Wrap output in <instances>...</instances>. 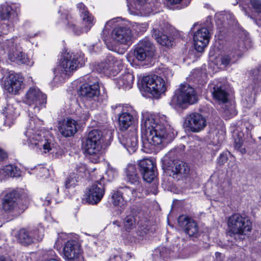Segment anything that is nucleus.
Returning a JSON list of instances; mask_svg holds the SVG:
<instances>
[{
    "label": "nucleus",
    "mask_w": 261,
    "mask_h": 261,
    "mask_svg": "<svg viewBox=\"0 0 261 261\" xmlns=\"http://www.w3.org/2000/svg\"><path fill=\"white\" fill-rule=\"evenodd\" d=\"M141 131L143 150L146 153L154 151L156 146L170 142L174 137L167 117L163 114L143 113Z\"/></svg>",
    "instance_id": "f257e3e1"
},
{
    "label": "nucleus",
    "mask_w": 261,
    "mask_h": 261,
    "mask_svg": "<svg viewBox=\"0 0 261 261\" xmlns=\"http://www.w3.org/2000/svg\"><path fill=\"white\" fill-rule=\"evenodd\" d=\"M29 123L24 132L25 138L22 144L27 145L29 148L41 153L48 152L51 149L50 141L46 138L38 128L42 122L36 116H30Z\"/></svg>",
    "instance_id": "f03ea898"
},
{
    "label": "nucleus",
    "mask_w": 261,
    "mask_h": 261,
    "mask_svg": "<svg viewBox=\"0 0 261 261\" xmlns=\"http://www.w3.org/2000/svg\"><path fill=\"white\" fill-rule=\"evenodd\" d=\"M86 60L82 53L75 54L67 50L63 52L59 64L53 71V83L59 85L64 82L74 71L84 65Z\"/></svg>",
    "instance_id": "7ed1b4c3"
},
{
    "label": "nucleus",
    "mask_w": 261,
    "mask_h": 261,
    "mask_svg": "<svg viewBox=\"0 0 261 261\" xmlns=\"http://www.w3.org/2000/svg\"><path fill=\"white\" fill-rule=\"evenodd\" d=\"M72 234L62 232L58 233L55 243V247L58 248L63 240H67L63 248V255L67 261H84L81 249L76 238L71 239Z\"/></svg>",
    "instance_id": "20e7f679"
},
{
    "label": "nucleus",
    "mask_w": 261,
    "mask_h": 261,
    "mask_svg": "<svg viewBox=\"0 0 261 261\" xmlns=\"http://www.w3.org/2000/svg\"><path fill=\"white\" fill-rule=\"evenodd\" d=\"M102 135L100 130L93 129L90 131L84 144L85 152L89 155L90 161L94 163L102 159L101 147Z\"/></svg>",
    "instance_id": "39448f33"
},
{
    "label": "nucleus",
    "mask_w": 261,
    "mask_h": 261,
    "mask_svg": "<svg viewBox=\"0 0 261 261\" xmlns=\"http://www.w3.org/2000/svg\"><path fill=\"white\" fill-rule=\"evenodd\" d=\"M140 81L142 90L156 98L166 92L168 86L167 81L155 74L143 76Z\"/></svg>",
    "instance_id": "423d86ee"
},
{
    "label": "nucleus",
    "mask_w": 261,
    "mask_h": 261,
    "mask_svg": "<svg viewBox=\"0 0 261 261\" xmlns=\"http://www.w3.org/2000/svg\"><path fill=\"white\" fill-rule=\"evenodd\" d=\"M19 44L20 40L16 36L13 37L5 42L4 47L9 59L12 62H17L29 66H33L34 62L22 51Z\"/></svg>",
    "instance_id": "0eeeda50"
},
{
    "label": "nucleus",
    "mask_w": 261,
    "mask_h": 261,
    "mask_svg": "<svg viewBox=\"0 0 261 261\" xmlns=\"http://www.w3.org/2000/svg\"><path fill=\"white\" fill-rule=\"evenodd\" d=\"M198 97L193 88L188 84L181 85L173 96L171 104L174 106L186 108L188 105L197 102Z\"/></svg>",
    "instance_id": "6e6552de"
},
{
    "label": "nucleus",
    "mask_w": 261,
    "mask_h": 261,
    "mask_svg": "<svg viewBox=\"0 0 261 261\" xmlns=\"http://www.w3.org/2000/svg\"><path fill=\"white\" fill-rule=\"evenodd\" d=\"M227 226L230 235H246L252 229V223L249 218L239 214H234L228 218Z\"/></svg>",
    "instance_id": "1a4fd4ad"
},
{
    "label": "nucleus",
    "mask_w": 261,
    "mask_h": 261,
    "mask_svg": "<svg viewBox=\"0 0 261 261\" xmlns=\"http://www.w3.org/2000/svg\"><path fill=\"white\" fill-rule=\"evenodd\" d=\"M154 54V47L148 38H144L140 40L136 45L133 53L127 55V61L132 64L134 62L133 56L138 61H144L149 60Z\"/></svg>",
    "instance_id": "9d476101"
},
{
    "label": "nucleus",
    "mask_w": 261,
    "mask_h": 261,
    "mask_svg": "<svg viewBox=\"0 0 261 261\" xmlns=\"http://www.w3.org/2000/svg\"><path fill=\"white\" fill-rule=\"evenodd\" d=\"M79 93L84 98L83 103L87 109L93 108L96 102L98 101L100 95L98 82L83 84L80 87Z\"/></svg>",
    "instance_id": "9b49d317"
},
{
    "label": "nucleus",
    "mask_w": 261,
    "mask_h": 261,
    "mask_svg": "<svg viewBox=\"0 0 261 261\" xmlns=\"http://www.w3.org/2000/svg\"><path fill=\"white\" fill-rule=\"evenodd\" d=\"M23 101L34 109V113H37L46 103V95L36 87H31L26 93Z\"/></svg>",
    "instance_id": "f8f14e48"
},
{
    "label": "nucleus",
    "mask_w": 261,
    "mask_h": 261,
    "mask_svg": "<svg viewBox=\"0 0 261 261\" xmlns=\"http://www.w3.org/2000/svg\"><path fill=\"white\" fill-rule=\"evenodd\" d=\"M211 92L213 96L220 104H223L224 115L229 118L237 114L234 107L228 103V93L221 85L213 84L211 85Z\"/></svg>",
    "instance_id": "ddd939ff"
},
{
    "label": "nucleus",
    "mask_w": 261,
    "mask_h": 261,
    "mask_svg": "<svg viewBox=\"0 0 261 261\" xmlns=\"http://www.w3.org/2000/svg\"><path fill=\"white\" fill-rule=\"evenodd\" d=\"M115 111H121L122 113L119 116L118 121L120 129L125 130L129 127L135 128L133 126L135 122V117L137 112L130 106H121L120 105L112 107Z\"/></svg>",
    "instance_id": "4468645a"
},
{
    "label": "nucleus",
    "mask_w": 261,
    "mask_h": 261,
    "mask_svg": "<svg viewBox=\"0 0 261 261\" xmlns=\"http://www.w3.org/2000/svg\"><path fill=\"white\" fill-rule=\"evenodd\" d=\"M77 8L81 12V17L82 18L84 27L79 28L72 22H68V25L75 34L80 35L83 33L88 32L91 29L94 24V19L83 3L78 4Z\"/></svg>",
    "instance_id": "2eb2a0df"
},
{
    "label": "nucleus",
    "mask_w": 261,
    "mask_h": 261,
    "mask_svg": "<svg viewBox=\"0 0 261 261\" xmlns=\"http://www.w3.org/2000/svg\"><path fill=\"white\" fill-rule=\"evenodd\" d=\"M183 126L189 132L199 133L206 126V120L200 113H192L186 116Z\"/></svg>",
    "instance_id": "dca6fc26"
},
{
    "label": "nucleus",
    "mask_w": 261,
    "mask_h": 261,
    "mask_svg": "<svg viewBox=\"0 0 261 261\" xmlns=\"http://www.w3.org/2000/svg\"><path fill=\"white\" fill-rule=\"evenodd\" d=\"M18 239L23 245H29L35 241H41L44 237V229L40 227L36 229L29 231L20 229L18 233Z\"/></svg>",
    "instance_id": "f3484780"
},
{
    "label": "nucleus",
    "mask_w": 261,
    "mask_h": 261,
    "mask_svg": "<svg viewBox=\"0 0 261 261\" xmlns=\"http://www.w3.org/2000/svg\"><path fill=\"white\" fill-rule=\"evenodd\" d=\"M122 68V62L120 60L109 56L102 62L97 64V70L100 72L115 74H117Z\"/></svg>",
    "instance_id": "a211bd4d"
},
{
    "label": "nucleus",
    "mask_w": 261,
    "mask_h": 261,
    "mask_svg": "<svg viewBox=\"0 0 261 261\" xmlns=\"http://www.w3.org/2000/svg\"><path fill=\"white\" fill-rule=\"evenodd\" d=\"M111 38L116 42L129 45L133 42V35L129 27L121 26L113 29Z\"/></svg>",
    "instance_id": "6ab92c4d"
},
{
    "label": "nucleus",
    "mask_w": 261,
    "mask_h": 261,
    "mask_svg": "<svg viewBox=\"0 0 261 261\" xmlns=\"http://www.w3.org/2000/svg\"><path fill=\"white\" fill-rule=\"evenodd\" d=\"M23 83L22 76L18 73L9 72L3 84L4 88L9 93H17L21 89Z\"/></svg>",
    "instance_id": "aec40b11"
},
{
    "label": "nucleus",
    "mask_w": 261,
    "mask_h": 261,
    "mask_svg": "<svg viewBox=\"0 0 261 261\" xmlns=\"http://www.w3.org/2000/svg\"><path fill=\"white\" fill-rule=\"evenodd\" d=\"M86 194L87 202L92 204L98 203L105 194L103 184L97 181L87 189Z\"/></svg>",
    "instance_id": "412c9836"
},
{
    "label": "nucleus",
    "mask_w": 261,
    "mask_h": 261,
    "mask_svg": "<svg viewBox=\"0 0 261 261\" xmlns=\"http://www.w3.org/2000/svg\"><path fill=\"white\" fill-rule=\"evenodd\" d=\"M211 36L210 32L206 28H202L194 33V45L197 51L201 52L203 50L210 42Z\"/></svg>",
    "instance_id": "4be33fe9"
},
{
    "label": "nucleus",
    "mask_w": 261,
    "mask_h": 261,
    "mask_svg": "<svg viewBox=\"0 0 261 261\" xmlns=\"http://www.w3.org/2000/svg\"><path fill=\"white\" fill-rule=\"evenodd\" d=\"M20 5L12 4L11 5L4 4L0 7L1 17L4 20H8L13 26L17 22L18 13L19 11Z\"/></svg>",
    "instance_id": "5701e85b"
},
{
    "label": "nucleus",
    "mask_w": 261,
    "mask_h": 261,
    "mask_svg": "<svg viewBox=\"0 0 261 261\" xmlns=\"http://www.w3.org/2000/svg\"><path fill=\"white\" fill-rule=\"evenodd\" d=\"M128 10L131 14L146 15L151 10L147 0H127Z\"/></svg>",
    "instance_id": "b1692460"
},
{
    "label": "nucleus",
    "mask_w": 261,
    "mask_h": 261,
    "mask_svg": "<svg viewBox=\"0 0 261 261\" xmlns=\"http://www.w3.org/2000/svg\"><path fill=\"white\" fill-rule=\"evenodd\" d=\"M139 166L143 179L147 182H151L155 176V164L154 162L150 159H144L139 161Z\"/></svg>",
    "instance_id": "393cba45"
},
{
    "label": "nucleus",
    "mask_w": 261,
    "mask_h": 261,
    "mask_svg": "<svg viewBox=\"0 0 261 261\" xmlns=\"http://www.w3.org/2000/svg\"><path fill=\"white\" fill-rule=\"evenodd\" d=\"M138 135L136 128L129 133L124 134L120 139L121 144L126 148L129 153H133L138 148Z\"/></svg>",
    "instance_id": "a878e982"
},
{
    "label": "nucleus",
    "mask_w": 261,
    "mask_h": 261,
    "mask_svg": "<svg viewBox=\"0 0 261 261\" xmlns=\"http://www.w3.org/2000/svg\"><path fill=\"white\" fill-rule=\"evenodd\" d=\"M178 222L179 225L184 228L186 233L189 236L195 237L198 236L199 227L193 220L185 216H180Z\"/></svg>",
    "instance_id": "bb28decb"
},
{
    "label": "nucleus",
    "mask_w": 261,
    "mask_h": 261,
    "mask_svg": "<svg viewBox=\"0 0 261 261\" xmlns=\"http://www.w3.org/2000/svg\"><path fill=\"white\" fill-rule=\"evenodd\" d=\"M76 124L74 120L67 118L59 123V131L65 137H70L76 132Z\"/></svg>",
    "instance_id": "cd10ccee"
},
{
    "label": "nucleus",
    "mask_w": 261,
    "mask_h": 261,
    "mask_svg": "<svg viewBox=\"0 0 261 261\" xmlns=\"http://www.w3.org/2000/svg\"><path fill=\"white\" fill-rule=\"evenodd\" d=\"M152 36L157 42L162 46L170 47L173 44V38L171 35L164 30L153 29Z\"/></svg>",
    "instance_id": "c85d7f7f"
},
{
    "label": "nucleus",
    "mask_w": 261,
    "mask_h": 261,
    "mask_svg": "<svg viewBox=\"0 0 261 261\" xmlns=\"http://www.w3.org/2000/svg\"><path fill=\"white\" fill-rule=\"evenodd\" d=\"M19 194L16 191L8 193L5 196L3 207L5 211H10L16 208L18 205Z\"/></svg>",
    "instance_id": "c756f323"
},
{
    "label": "nucleus",
    "mask_w": 261,
    "mask_h": 261,
    "mask_svg": "<svg viewBox=\"0 0 261 261\" xmlns=\"http://www.w3.org/2000/svg\"><path fill=\"white\" fill-rule=\"evenodd\" d=\"M170 170L172 172V176L174 178H177L178 176L187 175L190 171V168L187 164L183 161L175 160L173 162Z\"/></svg>",
    "instance_id": "7c9ffc66"
},
{
    "label": "nucleus",
    "mask_w": 261,
    "mask_h": 261,
    "mask_svg": "<svg viewBox=\"0 0 261 261\" xmlns=\"http://www.w3.org/2000/svg\"><path fill=\"white\" fill-rule=\"evenodd\" d=\"M134 81V75L130 72L122 74L116 80V84L119 88L129 89L132 87Z\"/></svg>",
    "instance_id": "2f4dec72"
},
{
    "label": "nucleus",
    "mask_w": 261,
    "mask_h": 261,
    "mask_svg": "<svg viewBox=\"0 0 261 261\" xmlns=\"http://www.w3.org/2000/svg\"><path fill=\"white\" fill-rule=\"evenodd\" d=\"M137 191L133 188L129 187H124L123 188V192L122 193L123 195V198L126 202L127 201L134 200L137 197H141L142 194L141 193L142 191V187L141 186H137Z\"/></svg>",
    "instance_id": "473e14b6"
},
{
    "label": "nucleus",
    "mask_w": 261,
    "mask_h": 261,
    "mask_svg": "<svg viewBox=\"0 0 261 261\" xmlns=\"http://www.w3.org/2000/svg\"><path fill=\"white\" fill-rule=\"evenodd\" d=\"M125 175L127 180L131 184L135 185L136 186H141L140 185V178L137 173V169L135 165L129 164L127 165L125 169Z\"/></svg>",
    "instance_id": "72a5a7b5"
},
{
    "label": "nucleus",
    "mask_w": 261,
    "mask_h": 261,
    "mask_svg": "<svg viewBox=\"0 0 261 261\" xmlns=\"http://www.w3.org/2000/svg\"><path fill=\"white\" fill-rule=\"evenodd\" d=\"M137 211L132 208L123 220V227L127 231H129L136 227L137 223Z\"/></svg>",
    "instance_id": "f704fd0d"
},
{
    "label": "nucleus",
    "mask_w": 261,
    "mask_h": 261,
    "mask_svg": "<svg viewBox=\"0 0 261 261\" xmlns=\"http://www.w3.org/2000/svg\"><path fill=\"white\" fill-rule=\"evenodd\" d=\"M5 114V123L10 125L19 115V111L14 105L9 104L6 108Z\"/></svg>",
    "instance_id": "c9c22d12"
},
{
    "label": "nucleus",
    "mask_w": 261,
    "mask_h": 261,
    "mask_svg": "<svg viewBox=\"0 0 261 261\" xmlns=\"http://www.w3.org/2000/svg\"><path fill=\"white\" fill-rule=\"evenodd\" d=\"M111 202L115 206L123 208L126 202L124 200L121 192L113 191L111 193Z\"/></svg>",
    "instance_id": "e433bc0d"
},
{
    "label": "nucleus",
    "mask_w": 261,
    "mask_h": 261,
    "mask_svg": "<svg viewBox=\"0 0 261 261\" xmlns=\"http://www.w3.org/2000/svg\"><path fill=\"white\" fill-rule=\"evenodd\" d=\"M14 168L12 165H7L0 169V178H3L6 176H15L13 174Z\"/></svg>",
    "instance_id": "4c0bfd02"
},
{
    "label": "nucleus",
    "mask_w": 261,
    "mask_h": 261,
    "mask_svg": "<svg viewBox=\"0 0 261 261\" xmlns=\"http://www.w3.org/2000/svg\"><path fill=\"white\" fill-rule=\"evenodd\" d=\"M77 179L75 175L73 174L67 177L64 182V186L66 189L73 188L77 184Z\"/></svg>",
    "instance_id": "58836bf2"
},
{
    "label": "nucleus",
    "mask_w": 261,
    "mask_h": 261,
    "mask_svg": "<svg viewBox=\"0 0 261 261\" xmlns=\"http://www.w3.org/2000/svg\"><path fill=\"white\" fill-rule=\"evenodd\" d=\"M106 174L108 176V180L111 181L117 177L118 173L116 169L109 166Z\"/></svg>",
    "instance_id": "ea45409f"
},
{
    "label": "nucleus",
    "mask_w": 261,
    "mask_h": 261,
    "mask_svg": "<svg viewBox=\"0 0 261 261\" xmlns=\"http://www.w3.org/2000/svg\"><path fill=\"white\" fill-rule=\"evenodd\" d=\"M231 17L232 15L230 14L227 13L226 12H221L217 13L215 15L216 22L218 24H219V21L224 22L225 19H227L228 17L231 18Z\"/></svg>",
    "instance_id": "a19ab883"
},
{
    "label": "nucleus",
    "mask_w": 261,
    "mask_h": 261,
    "mask_svg": "<svg viewBox=\"0 0 261 261\" xmlns=\"http://www.w3.org/2000/svg\"><path fill=\"white\" fill-rule=\"evenodd\" d=\"M124 254L118 250L114 252L110 257L109 261H123L125 260Z\"/></svg>",
    "instance_id": "79ce46f5"
},
{
    "label": "nucleus",
    "mask_w": 261,
    "mask_h": 261,
    "mask_svg": "<svg viewBox=\"0 0 261 261\" xmlns=\"http://www.w3.org/2000/svg\"><path fill=\"white\" fill-rule=\"evenodd\" d=\"M250 5L258 15L261 14V1L260 0H250Z\"/></svg>",
    "instance_id": "37998d69"
},
{
    "label": "nucleus",
    "mask_w": 261,
    "mask_h": 261,
    "mask_svg": "<svg viewBox=\"0 0 261 261\" xmlns=\"http://www.w3.org/2000/svg\"><path fill=\"white\" fill-rule=\"evenodd\" d=\"M12 29V28L9 27L7 23H0V36L7 34Z\"/></svg>",
    "instance_id": "c03bdc74"
},
{
    "label": "nucleus",
    "mask_w": 261,
    "mask_h": 261,
    "mask_svg": "<svg viewBox=\"0 0 261 261\" xmlns=\"http://www.w3.org/2000/svg\"><path fill=\"white\" fill-rule=\"evenodd\" d=\"M160 74L166 79V81H167V79L173 75V72L168 68H162Z\"/></svg>",
    "instance_id": "a18cd8bd"
},
{
    "label": "nucleus",
    "mask_w": 261,
    "mask_h": 261,
    "mask_svg": "<svg viewBox=\"0 0 261 261\" xmlns=\"http://www.w3.org/2000/svg\"><path fill=\"white\" fill-rule=\"evenodd\" d=\"M121 20L120 17H117L113 18L108 21L107 22L104 30H107L108 29V26H110V27H112L113 25L115 24V23L119 22Z\"/></svg>",
    "instance_id": "49530a36"
},
{
    "label": "nucleus",
    "mask_w": 261,
    "mask_h": 261,
    "mask_svg": "<svg viewBox=\"0 0 261 261\" xmlns=\"http://www.w3.org/2000/svg\"><path fill=\"white\" fill-rule=\"evenodd\" d=\"M148 230L146 228V227L144 226H140L138 228L137 233L140 237H143L147 233Z\"/></svg>",
    "instance_id": "de8ad7c7"
},
{
    "label": "nucleus",
    "mask_w": 261,
    "mask_h": 261,
    "mask_svg": "<svg viewBox=\"0 0 261 261\" xmlns=\"http://www.w3.org/2000/svg\"><path fill=\"white\" fill-rule=\"evenodd\" d=\"M159 250L160 251V255L163 257H167L170 252V251L168 249L165 247H161L159 249Z\"/></svg>",
    "instance_id": "09e8293b"
},
{
    "label": "nucleus",
    "mask_w": 261,
    "mask_h": 261,
    "mask_svg": "<svg viewBox=\"0 0 261 261\" xmlns=\"http://www.w3.org/2000/svg\"><path fill=\"white\" fill-rule=\"evenodd\" d=\"M228 158L226 154L222 153L220 154L219 159L218 160V163L220 165H223L227 161Z\"/></svg>",
    "instance_id": "8fccbe9b"
},
{
    "label": "nucleus",
    "mask_w": 261,
    "mask_h": 261,
    "mask_svg": "<svg viewBox=\"0 0 261 261\" xmlns=\"http://www.w3.org/2000/svg\"><path fill=\"white\" fill-rule=\"evenodd\" d=\"M231 62V60L229 56L225 55L221 58V63L224 65H227Z\"/></svg>",
    "instance_id": "3c124183"
},
{
    "label": "nucleus",
    "mask_w": 261,
    "mask_h": 261,
    "mask_svg": "<svg viewBox=\"0 0 261 261\" xmlns=\"http://www.w3.org/2000/svg\"><path fill=\"white\" fill-rule=\"evenodd\" d=\"M234 142H235V147L236 148L239 149L241 147L242 144L243 143V141H242V134L239 135L238 139L237 140L235 139Z\"/></svg>",
    "instance_id": "603ef678"
},
{
    "label": "nucleus",
    "mask_w": 261,
    "mask_h": 261,
    "mask_svg": "<svg viewBox=\"0 0 261 261\" xmlns=\"http://www.w3.org/2000/svg\"><path fill=\"white\" fill-rule=\"evenodd\" d=\"M76 170L79 172H84L86 169V165L83 163H79L76 165Z\"/></svg>",
    "instance_id": "864d4df0"
},
{
    "label": "nucleus",
    "mask_w": 261,
    "mask_h": 261,
    "mask_svg": "<svg viewBox=\"0 0 261 261\" xmlns=\"http://www.w3.org/2000/svg\"><path fill=\"white\" fill-rule=\"evenodd\" d=\"M89 117V113L88 110L83 111V113L80 116L81 119L83 121L87 120Z\"/></svg>",
    "instance_id": "5fc2aeb1"
},
{
    "label": "nucleus",
    "mask_w": 261,
    "mask_h": 261,
    "mask_svg": "<svg viewBox=\"0 0 261 261\" xmlns=\"http://www.w3.org/2000/svg\"><path fill=\"white\" fill-rule=\"evenodd\" d=\"M41 199L44 201L43 205H48L50 203L51 199L50 198H49L48 197H41Z\"/></svg>",
    "instance_id": "6e6d98bb"
},
{
    "label": "nucleus",
    "mask_w": 261,
    "mask_h": 261,
    "mask_svg": "<svg viewBox=\"0 0 261 261\" xmlns=\"http://www.w3.org/2000/svg\"><path fill=\"white\" fill-rule=\"evenodd\" d=\"M6 152L1 148H0V160H3L7 158Z\"/></svg>",
    "instance_id": "4d7b16f0"
},
{
    "label": "nucleus",
    "mask_w": 261,
    "mask_h": 261,
    "mask_svg": "<svg viewBox=\"0 0 261 261\" xmlns=\"http://www.w3.org/2000/svg\"><path fill=\"white\" fill-rule=\"evenodd\" d=\"M182 0H168V3L170 5H176L180 3Z\"/></svg>",
    "instance_id": "13d9d810"
},
{
    "label": "nucleus",
    "mask_w": 261,
    "mask_h": 261,
    "mask_svg": "<svg viewBox=\"0 0 261 261\" xmlns=\"http://www.w3.org/2000/svg\"><path fill=\"white\" fill-rule=\"evenodd\" d=\"M44 261H60V260L57 256H56L53 258L45 259Z\"/></svg>",
    "instance_id": "bf43d9fd"
},
{
    "label": "nucleus",
    "mask_w": 261,
    "mask_h": 261,
    "mask_svg": "<svg viewBox=\"0 0 261 261\" xmlns=\"http://www.w3.org/2000/svg\"><path fill=\"white\" fill-rule=\"evenodd\" d=\"M105 41L106 45L108 46V48L110 50H115V49L113 46H110V44H109V42L108 41H107V40H105Z\"/></svg>",
    "instance_id": "052dcab7"
},
{
    "label": "nucleus",
    "mask_w": 261,
    "mask_h": 261,
    "mask_svg": "<svg viewBox=\"0 0 261 261\" xmlns=\"http://www.w3.org/2000/svg\"><path fill=\"white\" fill-rule=\"evenodd\" d=\"M134 27H136V28L135 29V30L136 31V32H140L141 31V30L140 29V25L138 24H137V23H135V25H133Z\"/></svg>",
    "instance_id": "680f3d73"
},
{
    "label": "nucleus",
    "mask_w": 261,
    "mask_h": 261,
    "mask_svg": "<svg viewBox=\"0 0 261 261\" xmlns=\"http://www.w3.org/2000/svg\"><path fill=\"white\" fill-rule=\"evenodd\" d=\"M113 224L117 226L118 227L120 226V223L118 221H115L113 222Z\"/></svg>",
    "instance_id": "e2e57ef3"
},
{
    "label": "nucleus",
    "mask_w": 261,
    "mask_h": 261,
    "mask_svg": "<svg viewBox=\"0 0 261 261\" xmlns=\"http://www.w3.org/2000/svg\"><path fill=\"white\" fill-rule=\"evenodd\" d=\"M55 189H56V190L54 192V194H57L59 193V188L58 187H56L55 188Z\"/></svg>",
    "instance_id": "0e129e2a"
},
{
    "label": "nucleus",
    "mask_w": 261,
    "mask_h": 261,
    "mask_svg": "<svg viewBox=\"0 0 261 261\" xmlns=\"http://www.w3.org/2000/svg\"><path fill=\"white\" fill-rule=\"evenodd\" d=\"M62 17L63 19H68V16L65 15H62Z\"/></svg>",
    "instance_id": "69168bd1"
},
{
    "label": "nucleus",
    "mask_w": 261,
    "mask_h": 261,
    "mask_svg": "<svg viewBox=\"0 0 261 261\" xmlns=\"http://www.w3.org/2000/svg\"><path fill=\"white\" fill-rule=\"evenodd\" d=\"M42 171L44 172H47V170L46 168H42Z\"/></svg>",
    "instance_id": "338daca9"
},
{
    "label": "nucleus",
    "mask_w": 261,
    "mask_h": 261,
    "mask_svg": "<svg viewBox=\"0 0 261 261\" xmlns=\"http://www.w3.org/2000/svg\"><path fill=\"white\" fill-rule=\"evenodd\" d=\"M221 255V253H219V252H216V257H218V256L220 255Z\"/></svg>",
    "instance_id": "774afa93"
}]
</instances>
